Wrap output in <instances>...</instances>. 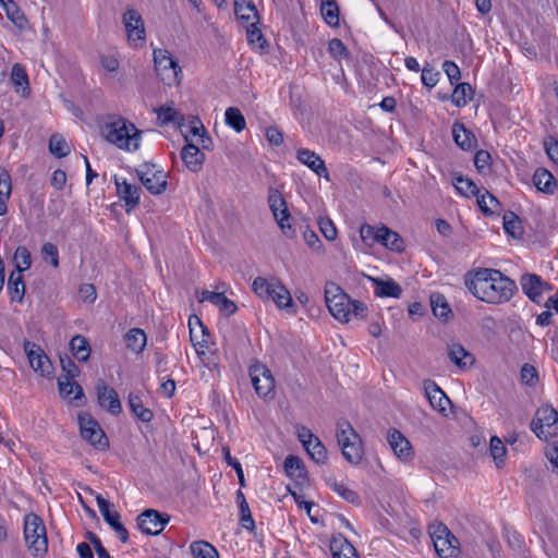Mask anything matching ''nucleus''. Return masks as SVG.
<instances>
[{
    "mask_svg": "<svg viewBox=\"0 0 558 558\" xmlns=\"http://www.w3.org/2000/svg\"><path fill=\"white\" fill-rule=\"evenodd\" d=\"M464 282L476 299L488 304L506 303L518 290L514 280L493 268H478L468 272Z\"/></svg>",
    "mask_w": 558,
    "mask_h": 558,
    "instance_id": "nucleus-1",
    "label": "nucleus"
},
{
    "mask_svg": "<svg viewBox=\"0 0 558 558\" xmlns=\"http://www.w3.org/2000/svg\"><path fill=\"white\" fill-rule=\"evenodd\" d=\"M142 141V131L128 119L107 114V142L125 151H136Z\"/></svg>",
    "mask_w": 558,
    "mask_h": 558,
    "instance_id": "nucleus-2",
    "label": "nucleus"
},
{
    "mask_svg": "<svg viewBox=\"0 0 558 558\" xmlns=\"http://www.w3.org/2000/svg\"><path fill=\"white\" fill-rule=\"evenodd\" d=\"M24 538L35 558H43L48 550L46 525L40 517L28 513L24 518Z\"/></svg>",
    "mask_w": 558,
    "mask_h": 558,
    "instance_id": "nucleus-3",
    "label": "nucleus"
},
{
    "mask_svg": "<svg viewBox=\"0 0 558 558\" xmlns=\"http://www.w3.org/2000/svg\"><path fill=\"white\" fill-rule=\"evenodd\" d=\"M337 440L343 458L351 464L357 465L364 456L363 444L360 435L344 421L337 428Z\"/></svg>",
    "mask_w": 558,
    "mask_h": 558,
    "instance_id": "nucleus-4",
    "label": "nucleus"
},
{
    "mask_svg": "<svg viewBox=\"0 0 558 558\" xmlns=\"http://www.w3.org/2000/svg\"><path fill=\"white\" fill-rule=\"evenodd\" d=\"M154 68L157 76L167 85L179 84L181 66L167 49H154Z\"/></svg>",
    "mask_w": 558,
    "mask_h": 558,
    "instance_id": "nucleus-5",
    "label": "nucleus"
},
{
    "mask_svg": "<svg viewBox=\"0 0 558 558\" xmlns=\"http://www.w3.org/2000/svg\"><path fill=\"white\" fill-rule=\"evenodd\" d=\"M325 299L330 314L341 323H348L351 315V299L331 283L325 289Z\"/></svg>",
    "mask_w": 558,
    "mask_h": 558,
    "instance_id": "nucleus-6",
    "label": "nucleus"
},
{
    "mask_svg": "<svg viewBox=\"0 0 558 558\" xmlns=\"http://www.w3.org/2000/svg\"><path fill=\"white\" fill-rule=\"evenodd\" d=\"M136 174L146 190L154 194H162L168 185L167 173L163 170L156 169L151 162H143L136 169Z\"/></svg>",
    "mask_w": 558,
    "mask_h": 558,
    "instance_id": "nucleus-7",
    "label": "nucleus"
},
{
    "mask_svg": "<svg viewBox=\"0 0 558 558\" xmlns=\"http://www.w3.org/2000/svg\"><path fill=\"white\" fill-rule=\"evenodd\" d=\"M268 204L283 234L288 238H292L295 231L289 222L290 214L287 208V203L282 194L278 190L271 189L269 191Z\"/></svg>",
    "mask_w": 558,
    "mask_h": 558,
    "instance_id": "nucleus-8",
    "label": "nucleus"
},
{
    "mask_svg": "<svg viewBox=\"0 0 558 558\" xmlns=\"http://www.w3.org/2000/svg\"><path fill=\"white\" fill-rule=\"evenodd\" d=\"M250 376L256 393L262 398H268L274 396L275 391V379L270 369L256 362L250 367Z\"/></svg>",
    "mask_w": 558,
    "mask_h": 558,
    "instance_id": "nucleus-9",
    "label": "nucleus"
},
{
    "mask_svg": "<svg viewBox=\"0 0 558 558\" xmlns=\"http://www.w3.org/2000/svg\"><path fill=\"white\" fill-rule=\"evenodd\" d=\"M24 351L34 372L38 373L43 377L52 376V363L40 345L36 344L35 342L25 340Z\"/></svg>",
    "mask_w": 558,
    "mask_h": 558,
    "instance_id": "nucleus-10",
    "label": "nucleus"
},
{
    "mask_svg": "<svg viewBox=\"0 0 558 558\" xmlns=\"http://www.w3.org/2000/svg\"><path fill=\"white\" fill-rule=\"evenodd\" d=\"M170 515L155 509H146L137 517L140 530L147 535H159L168 524Z\"/></svg>",
    "mask_w": 558,
    "mask_h": 558,
    "instance_id": "nucleus-11",
    "label": "nucleus"
},
{
    "mask_svg": "<svg viewBox=\"0 0 558 558\" xmlns=\"http://www.w3.org/2000/svg\"><path fill=\"white\" fill-rule=\"evenodd\" d=\"M123 23L130 43H132L134 46H137V41H145L146 31L144 22L141 14L136 10H128L123 14Z\"/></svg>",
    "mask_w": 558,
    "mask_h": 558,
    "instance_id": "nucleus-12",
    "label": "nucleus"
},
{
    "mask_svg": "<svg viewBox=\"0 0 558 558\" xmlns=\"http://www.w3.org/2000/svg\"><path fill=\"white\" fill-rule=\"evenodd\" d=\"M520 284L524 294L533 302L538 303L544 290H550V286L535 274H524L520 278Z\"/></svg>",
    "mask_w": 558,
    "mask_h": 558,
    "instance_id": "nucleus-13",
    "label": "nucleus"
},
{
    "mask_svg": "<svg viewBox=\"0 0 558 558\" xmlns=\"http://www.w3.org/2000/svg\"><path fill=\"white\" fill-rule=\"evenodd\" d=\"M424 390L426 399L428 400L430 407L437 410L444 416H448L446 411L447 407L451 405V401L445 395V392L436 385V383L433 380H426L424 383Z\"/></svg>",
    "mask_w": 558,
    "mask_h": 558,
    "instance_id": "nucleus-14",
    "label": "nucleus"
},
{
    "mask_svg": "<svg viewBox=\"0 0 558 558\" xmlns=\"http://www.w3.org/2000/svg\"><path fill=\"white\" fill-rule=\"evenodd\" d=\"M298 160L308 167L318 177L329 180V172L325 165V161L315 151L307 148H300L296 151Z\"/></svg>",
    "mask_w": 558,
    "mask_h": 558,
    "instance_id": "nucleus-15",
    "label": "nucleus"
},
{
    "mask_svg": "<svg viewBox=\"0 0 558 558\" xmlns=\"http://www.w3.org/2000/svg\"><path fill=\"white\" fill-rule=\"evenodd\" d=\"M114 183L119 198L124 202L126 211L130 213L140 203L141 189L128 183L125 180L120 181L117 177L114 178Z\"/></svg>",
    "mask_w": 558,
    "mask_h": 558,
    "instance_id": "nucleus-16",
    "label": "nucleus"
},
{
    "mask_svg": "<svg viewBox=\"0 0 558 558\" xmlns=\"http://www.w3.org/2000/svg\"><path fill=\"white\" fill-rule=\"evenodd\" d=\"M387 438L391 449L400 460L407 461L412 458L411 444L399 430H389Z\"/></svg>",
    "mask_w": 558,
    "mask_h": 558,
    "instance_id": "nucleus-17",
    "label": "nucleus"
},
{
    "mask_svg": "<svg viewBox=\"0 0 558 558\" xmlns=\"http://www.w3.org/2000/svg\"><path fill=\"white\" fill-rule=\"evenodd\" d=\"M330 550L333 558H359L355 547L340 533L331 537Z\"/></svg>",
    "mask_w": 558,
    "mask_h": 558,
    "instance_id": "nucleus-18",
    "label": "nucleus"
},
{
    "mask_svg": "<svg viewBox=\"0 0 558 558\" xmlns=\"http://www.w3.org/2000/svg\"><path fill=\"white\" fill-rule=\"evenodd\" d=\"M181 158L189 170L198 172L205 161V155L198 145L187 144L181 150Z\"/></svg>",
    "mask_w": 558,
    "mask_h": 558,
    "instance_id": "nucleus-19",
    "label": "nucleus"
},
{
    "mask_svg": "<svg viewBox=\"0 0 558 558\" xmlns=\"http://www.w3.org/2000/svg\"><path fill=\"white\" fill-rule=\"evenodd\" d=\"M374 240L381 243L391 251L401 252L403 250L402 238L386 226H383L376 230Z\"/></svg>",
    "mask_w": 558,
    "mask_h": 558,
    "instance_id": "nucleus-20",
    "label": "nucleus"
},
{
    "mask_svg": "<svg viewBox=\"0 0 558 558\" xmlns=\"http://www.w3.org/2000/svg\"><path fill=\"white\" fill-rule=\"evenodd\" d=\"M10 78L15 87L16 94L22 97H27L29 95V80L24 65L21 63H14L11 69Z\"/></svg>",
    "mask_w": 558,
    "mask_h": 558,
    "instance_id": "nucleus-21",
    "label": "nucleus"
},
{
    "mask_svg": "<svg viewBox=\"0 0 558 558\" xmlns=\"http://www.w3.org/2000/svg\"><path fill=\"white\" fill-rule=\"evenodd\" d=\"M448 357L461 369L473 365L475 362L473 354L466 351L460 343H451L448 345Z\"/></svg>",
    "mask_w": 558,
    "mask_h": 558,
    "instance_id": "nucleus-22",
    "label": "nucleus"
},
{
    "mask_svg": "<svg viewBox=\"0 0 558 558\" xmlns=\"http://www.w3.org/2000/svg\"><path fill=\"white\" fill-rule=\"evenodd\" d=\"M375 284V295L379 298L399 299L402 294V288L392 279L383 280L379 278H369Z\"/></svg>",
    "mask_w": 558,
    "mask_h": 558,
    "instance_id": "nucleus-23",
    "label": "nucleus"
},
{
    "mask_svg": "<svg viewBox=\"0 0 558 558\" xmlns=\"http://www.w3.org/2000/svg\"><path fill=\"white\" fill-rule=\"evenodd\" d=\"M82 437L93 446L101 445L105 432L98 421H78Z\"/></svg>",
    "mask_w": 558,
    "mask_h": 558,
    "instance_id": "nucleus-24",
    "label": "nucleus"
},
{
    "mask_svg": "<svg viewBox=\"0 0 558 558\" xmlns=\"http://www.w3.org/2000/svg\"><path fill=\"white\" fill-rule=\"evenodd\" d=\"M457 538L451 536H436L433 541L435 550L441 558H456L458 555Z\"/></svg>",
    "mask_w": 558,
    "mask_h": 558,
    "instance_id": "nucleus-25",
    "label": "nucleus"
},
{
    "mask_svg": "<svg viewBox=\"0 0 558 558\" xmlns=\"http://www.w3.org/2000/svg\"><path fill=\"white\" fill-rule=\"evenodd\" d=\"M1 5L5 11L8 19L20 29L27 26V19L20 7L13 0H1Z\"/></svg>",
    "mask_w": 558,
    "mask_h": 558,
    "instance_id": "nucleus-26",
    "label": "nucleus"
},
{
    "mask_svg": "<svg viewBox=\"0 0 558 558\" xmlns=\"http://www.w3.org/2000/svg\"><path fill=\"white\" fill-rule=\"evenodd\" d=\"M8 291L11 295V300L21 303L25 295V283L23 280L22 272L12 271L8 280Z\"/></svg>",
    "mask_w": 558,
    "mask_h": 558,
    "instance_id": "nucleus-27",
    "label": "nucleus"
},
{
    "mask_svg": "<svg viewBox=\"0 0 558 558\" xmlns=\"http://www.w3.org/2000/svg\"><path fill=\"white\" fill-rule=\"evenodd\" d=\"M531 428L535 435L547 441L558 434V421H531Z\"/></svg>",
    "mask_w": 558,
    "mask_h": 558,
    "instance_id": "nucleus-28",
    "label": "nucleus"
},
{
    "mask_svg": "<svg viewBox=\"0 0 558 558\" xmlns=\"http://www.w3.org/2000/svg\"><path fill=\"white\" fill-rule=\"evenodd\" d=\"M452 135L456 144L462 149H470L475 143V136L463 123L456 122L452 125Z\"/></svg>",
    "mask_w": 558,
    "mask_h": 558,
    "instance_id": "nucleus-29",
    "label": "nucleus"
},
{
    "mask_svg": "<svg viewBox=\"0 0 558 558\" xmlns=\"http://www.w3.org/2000/svg\"><path fill=\"white\" fill-rule=\"evenodd\" d=\"M533 183L538 191L549 194L554 193L556 186L553 174L544 168H538L535 171Z\"/></svg>",
    "mask_w": 558,
    "mask_h": 558,
    "instance_id": "nucleus-30",
    "label": "nucleus"
},
{
    "mask_svg": "<svg viewBox=\"0 0 558 558\" xmlns=\"http://www.w3.org/2000/svg\"><path fill=\"white\" fill-rule=\"evenodd\" d=\"M279 284L280 281L276 279L268 280L263 277H257L253 281L252 289L260 299L270 300L274 294L272 290L277 289Z\"/></svg>",
    "mask_w": 558,
    "mask_h": 558,
    "instance_id": "nucleus-31",
    "label": "nucleus"
},
{
    "mask_svg": "<svg viewBox=\"0 0 558 558\" xmlns=\"http://www.w3.org/2000/svg\"><path fill=\"white\" fill-rule=\"evenodd\" d=\"M284 471L288 476L295 478H306L307 471L304 462L298 456L289 454L284 459Z\"/></svg>",
    "mask_w": 558,
    "mask_h": 558,
    "instance_id": "nucleus-32",
    "label": "nucleus"
},
{
    "mask_svg": "<svg viewBox=\"0 0 558 558\" xmlns=\"http://www.w3.org/2000/svg\"><path fill=\"white\" fill-rule=\"evenodd\" d=\"M12 191L11 175L4 168H0V216L7 214V202Z\"/></svg>",
    "mask_w": 558,
    "mask_h": 558,
    "instance_id": "nucleus-33",
    "label": "nucleus"
},
{
    "mask_svg": "<svg viewBox=\"0 0 558 558\" xmlns=\"http://www.w3.org/2000/svg\"><path fill=\"white\" fill-rule=\"evenodd\" d=\"M235 14L246 22H258V12L252 0H234Z\"/></svg>",
    "mask_w": 558,
    "mask_h": 558,
    "instance_id": "nucleus-34",
    "label": "nucleus"
},
{
    "mask_svg": "<svg viewBox=\"0 0 558 558\" xmlns=\"http://www.w3.org/2000/svg\"><path fill=\"white\" fill-rule=\"evenodd\" d=\"M146 333L140 328H132L125 335L128 349L134 353H141L146 345Z\"/></svg>",
    "mask_w": 558,
    "mask_h": 558,
    "instance_id": "nucleus-35",
    "label": "nucleus"
},
{
    "mask_svg": "<svg viewBox=\"0 0 558 558\" xmlns=\"http://www.w3.org/2000/svg\"><path fill=\"white\" fill-rule=\"evenodd\" d=\"M110 502L107 501V524L116 532L122 543L129 541V532L120 521V514L110 510Z\"/></svg>",
    "mask_w": 558,
    "mask_h": 558,
    "instance_id": "nucleus-36",
    "label": "nucleus"
},
{
    "mask_svg": "<svg viewBox=\"0 0 558 558\" xmlns=\"http://www.w3.org/2000/svg\"><path fill=\"white\" fill-rule=\"evenodd\" d=\"M58 386L62 398L76 400L83 396L82 387L75 380L58 378Z\"/></svg>",
    "mask_w": 558,
    "mask_h": 558,
    "instance_id": "nucleus-37",
    "label": "nucleus"
},
{
    "mask_svg": "<svg viewBox=\"0 0 558 558\" xmlns=\"http://www.w3.org/2000/svg\"><path fill=\"white\" fill-rule=\"evenodd\" d=\"M70 348L74 357L78 361H87L89 357L90 349L85 337L81 335L74 336L70 341Z\"/></svg>",
    "mask_w": 558,
    "mask_h": 558,
    "instance_id": "nucleus-38",
    "label": "nucleus"
},
{
    "mask_svg": "<svg viewBox=\"0 0 558 558\" xmlns=\"http://www.w3.org/2000/svg\"><path fill=\"white\" fill-rule=\"evenodd\" d=\"M430 306L434 315L442 320H447L451 314V310L446 301V298L440 293L430 295Z\"/></svg>",
    "mask_w": 558,
    "mask_h": 558,
    "instance_id": "nucleus-39",
    "label": "nucleus"
},
{
    "mask_svg": "<svg viewBox=\"0 0 558 558\" xmlns=\"http://www.w3.org/2000/svg\"><path fill=\"white\" fill-rule=\"evenodd\" d=\"M190 549L193 558H219L217 549L205 541L193 542Z\"/></svg>",
    "mask_w": 558,
    "mask_h": 558,
    "instance_id": "nucleus-40",
    "label": "nucleus"
},
{
    "mask_svg": "<svg viewBox=\"0 0 558 558\" xmlns=\"http://www.w3.org/2000/svg\"><path fill=\"white\" fill-rule=\"evenodd\" d=\"M504 229L506 233L512 238H520L523 233V228L520 218L513 211H507L504 215Z\"/></svg>",
    "mask_w": 558,
    "mask_h": 558,
    "instance_id": "nucleus-41",
    "label": "nucleus"
},
{
    "mask_svg": "<svg viewBox=\"0 0 558 558\" xmlns=\"http://www.w3.org/2000/svg\"><path fill=\"white\" fill-rule=\"evenodd\" d=\"M477 204L485 215H493L500 207L499 201L487 190L477 195Z\"/></svg>",
    "mask_w": 558,
    "mask_h": 558,
    "instance_id": "nucleus-42",
    "label": "nucleus"
},
{
    "mask_svg": "<svg viewBox=\"0 0 558 558\" xmlns=\"http://www.w3.org/2000/svg\"><path fill=\"white\" fill-rule=\"evenodd\" d=\"M473 89L470 84H458L451 95V100L457 107H463L472 98Z\"/></svg>",
    "mask_w": 558,
    "mask_h": 558,
    "instance_id": "nucleus-43",
    "label": "nucleus"
},
{
    "mask_svg": "<svg viewBox=\"0 0 558 558\" xmlns=\"http://www.w3.org/2000/svg\"><path fill=\"white\" fill-rule=\"evenodd\" d=\"M225 116H226V123L230 128H232L235 132L240 133L245 129L246 122H245L244 116L238 108L229 107L226 110Z\"/></svg>",
    "mask_w": 558,
    "mask_h": 558,
    "instance_id": "nucleus-44",
    "label": "nucleus"
},
{
    "mask_svg": "<svg viewBox=\"0 0 558 558\" xmlns=\"http://www.w3.org/2000/svg\"><path fill=\"white\" fill-rule=\"evenodd\" d=\"M49 150L56 157L62 158L70 154L71 148L61 134H53L49 140Z\"/></svg>",
    "mask_w": 558,
    "mask_h": 558,
    "instance_id": "nucleus-45",
    "label": "nucleus"
},
{
    "mask_svg": "<svg viewBox=\"0 0 558 558\" xmlns=\"http://www.w3.org/2000/svg\"><path fill=\"white\" fill-rule=\"evenodd\" d=\"M489 452H490V456L494 459L497 468H500L505 463V457L507 453V449H506L504 441L499 437L493 436L490 438Z\"/></svg>",
    "mask_w": 558,
    "mask_h": 558,
    "instance_id": "nucleus-46",
    "label": "nucleus"
},
{
    "mask_svg": "<svg viewBox=\"0 0 558 558\" xmlns=\"http://www.w3.org/2000/svg\"><path fill=\"white\" fill-rule=\"evenodd\" d=\"M272 300L279 308H292L294 306L289 290L280 282L277 289L272 290Z\"/></svg>",
    "mask_w": 558,
    "mask_h": 558,
    "instance_id": "nucleus-47",
    "label": "nucleus"
},
{
    "mask_svg": "<svg viewBox=\"0 0 558 558\" xmlns=\"http://www.w3.org/2000/svg\"><path fill=\"white\" fill-rule=\"evenodd\" d=\"M129 407H130L132 413L137 418H151L153 417L151 411L144 407L142 398L136 393L131 392L129 395Z\"/></svg>",
    "mask_w": 558,
    "mask_h": 558,
    "instance_id": "nucleus-48",
    "label": "nucleus"
},
{
    "mask_svg": "<svg viewBox=\"0 0 558 558\" xmlns=\"http://www.w3.org/2000/svg\"><path fill=\"white\" fill-rule=\"evenodd\" d=\"M15 263V270L22 272L27 270L32 265L31 252L25 246H19L13 256Z\"/></svg>",
    "mask_w": 558,
    "mask_h": 558,
    "instance_id": "nucleus-49",
    "label": "nucleus"
},
{
    "mask_svg": "<svg viewBox=\"0 0 558 558\" xmlns=\"http://www.w3.org/2000/svg\"><path fill=\"white\" fill-rule=\"evenodd\" d=\"M322 15L330 26L339 25V8L335 1H325L322 3Z\"/></svg>",
    "mask_w": 558,
    "mask_h": 558,
    "instance_id": "nucleus-50",
    "label": "nucleus"
},
{
    "mask_svg": "<svg viewBox=\"0 0 558 558\" xmlns=\"http://www.w3.org/2000/svg\"><path fill=\"white\" fill-rule=\"evenodd\" d=\"M311 458L318 464H324L327 461V449L322 441L315 438V441L304 448Z\"/></svg>",
    "mask_w": 558,
    "mask_h": 558,
    "instance_id": "nucleus-51",
    "label": "nucleus"
},
{
    "mask_svg": "<svg viewBox=\"0 0 558 558\" xmlns=\"http://www.w3.org/2000/svg\"><path fill=\"white\" fill-rule=\"evenodd\" d=\"M454 186L459 193L468 197L474 195L477 196L480 194L477 185L469 178H456Z\"/></svg>",
    "mask_w": 558,
    "mask_h": 558,
    "instance_id": "nucleus-52",
    "label": "nucleus"
},
{
    "mask_svg": "<svg viewBox=\"0 0 558 558\" xmlns=\"http://www.w3.org/2000/svg\"><path fill=\"white\" fill-rule=\"evenodd\" d=\"M194 319H195V324H197L202 330V339H199V336L196 335L195 328L193 327L192 318H190L189 325H190L191 341L194 347L199 345L201 348H205V347H207V342H208L207 339L205 338L206 337V327L203 325V323L201 322V319L197 316H195Z\"/></svg>",
    "mask_w": 558,
    "mask_h": 558,
    "instance_id": "nucleus-53",
    "label": "nucleus"
},
{
    "mask_svg": "<svg viewBox=\"0 0 558 558\" xmlns=\"http://www.w3.org/2000/svg\"><path fill=\"white\" fill-rule=\"evenodd\" d=\"M62 373L59 378H64L69 380H75V377L78 376L80 369L76 364L69 357H60Z\"/></svg>",
    "mask_w": 558,
    "mask_h": 558,
    "instance_id": "nucleus-54",
    "label": "nucleus"
},
{
    "mask_svg": "<svg viewBox=\"0 0 558 558\" xmlns=\"http://www.w3.org/2000/svg\"><path fill=\"white\" fill-rule=\"evenodd\" d=\"M122 411V405L117 391L107 387V412L111 415H118Z\"/></svg>",
    "mask_w": 558,
    "mask_h": 558,
    "instance_id": "nucleus-55",
    "label": "nucleus"
},
{
    "mask_svg": "<svg viewBox=\"0 0 558 558\" xmlns=\"http://www.w3.org/2000/svg\"><path fill=\"white\" fill-rule=\"evenodd\" d=\"M41 256L45 262H50L53 267L59 266V253L53 243L46 242L41 247Z\"/></svg>",
    "mask_w": 558,
    "mask_h": 558,
    "instance_id": "nucleus-56",
    "label": "nucleus"
},
{
    "mask_svg": "<svg viewBox=\"0 0 558 558\" xmlns=\"http://www.w3.org/2000/svg\"><path fill=\"white\" fill-rule=\"evenodd\" d=\"M318 226L320 232L328 241H332L337 238V229L331 219H329L328 217L319 218Z\"/></svg>",
    "mask_w": 558,
    "mask_h": 558,
    "instance_id": "nucleus-57",
    "label": "nucleus"
},
{
    "mask_svg": "<svg viewBox=\"0 0 558 558\" xmlns=\"http://www.w3.org/2000/svg\"><path fill=\"white\" fill-rule=\"evenodd\" d=\"M521 380L527 386H534L538 380L536 368L531 364H524L521 368Z\"/></svg>",
    "mask_w": 558,
    "mask_h": 558,
    "instance_id": "nucleus-58",
    "label": "nucleus"
},
{
    "mask_svg": "<svg viewBox=\"0 0 558 558\" xmlns=\"http://www.w3.org/2000/svg\"><path fill=\"white\" fill-rule=\"evenodd\" d=\"M211 303L218 306L220 311L227 315L235 313L238 308L233 301L229 300L223 293L220 292L218 294V300H215Z\"/></svg>",
    "mask_w": 558,
    "mask_h": 558,
    "instance_id": "nucleus-59",
    "label": "nucleus"
},
{
    "mask_svg": "<svg viewBox=\"0 0 558 558\" xmlns=\"http://www.w3.org/2000/svg\"><path fill=\"white\" fill-rule=\"evenodd\" d=\"M421 78H422V83L426 87L432 88V87H434L438 83L439 72L435 71L432 68H429L428 64H427V65H425L422 69V76H421Z\"/></svg>",
    "mask_w": 558,
    "mask_h": 558,
    "instance_id": "nucleus-60",
    "label": "nucleus"
},
{
    "mask_svg": "<svg viewBox=\"0 0 558 558\" xmlns=\"http://www.w3.org/2000/svg\"><path fill=\"white\" fill-rule=\"evenodd\" d=\"M332 488L348 502L355 504L359 501V495L354 490L348 488L345 485L335 482L332 484Z\"/></svg>",
    "mask_w": 558,
    "mask_h": 558,
    "instance_id": "nucleus-61",
    "label": "nucleus"
},
{
    "mask_svg": "<svg viewBox=\"0 0 558 558\" xmlns=\"http://www.w3.org/2000/svg\"><path fill=\"white\" fill-rule=\"evenodd\" d=\"M328 51L336 59H340L342 57H347L348 56L347 47L338 38H333V39H331L329 41V44H328Z\"/></svg>",
    "mask_w": 558,
    "mask_h": 558,
    "instance_id": "nucleus-62",
    "label": "nucleus"
},
{
    "mask_svg": "<svg viewBox=\"0 0 558 558\" xmlns=\"http://www.w3.org/2000/svg\"><path fill=\"white\" fill-rule=\"evenodd\" d=\"M240 511H241L240 522H241L242 527L253 531L255 527V522L253 520L248 504L242 501V506H240Z\"/></svg>",
    "mask_w": 558,
    "mask_h": 558,
    "instance_id": "nucleus-63",
    "label": "nucleus"
},
{
    "mask_svg": "<svg viewBox=\"0 0 558 558\" xmlns=\"http://www.w3.org/2000/svg\"><path fill=\"white\" fill-rule=\"evenodd\" d=\"M158 119L162 124L174 122L179 118V112L171 107H161L157 110Z\"/></svg>",
    "mask_w": 558,
    "mask_h": 558,
    "instance_id": "nucleus-64",
    "label": "nucleus"
}]
</instances>
